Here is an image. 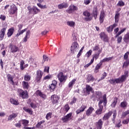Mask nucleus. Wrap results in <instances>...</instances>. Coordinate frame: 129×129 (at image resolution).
Returning a JSON list of instances; mask_svg holds the SVG:
<instances>
[{"mask_svg":"<svg viewBox=\"0 0 129 129\" xmlns=\"http://www.w3.org/2000/svg\"><path fill=\"white\" fill-rule=\"evenodd\" d=\"M67 25L71 28H74L75 27V22L74 21H68Z\"/></svg>","mask_w":129,"mask_h":129,"instance_id":"obj_38","label":"nucleus"},{"mask_svg":"<svg viewBox=\"0 0 129 129\" xmlns=\"http://www.w3.org/2000/svg\"><path fill=\"white\" fill-rule=\"evenodd\" d=\"M17 92L19 94L20 97H22L23 99L27 98V97H29V95L28 94V92H27V91H24L21 89H19Z\"/></svg>","mask_w":129,"mask_h":129,"instance_id":"obj_4","label":"nucleus"},{"mask_svg":"<svg viewBox=\"0 0 129 129\" xmlns=\"http://www.w3.org/2000/svg\"><path fill=\"white\" fill-rule=\"evenodd\" d=\"M107 75V74H106V73L104 72L103 74H102V77L100 79H99L98 81V82H99V81H101V80H103V79H104V78H105V77H106Z\"/></svg>","mask_w":129,"mask_h":129,"instance_id":"obj_56","label":"nucleus"},{"mask_svg":"<svg viewBox=\"0 0 129 129\" xmlns=\"http://www.w3.org/2000/svg\"><path fill=\"white\" fill-rule=\"evenodd\" d=\"M77 10H78L77 7L73 5H71L69 7V9L66 10V12L67 13H68V14H72L73 12H75V11H77Z\"/></svg>","mask_w":129,"mask_h":129,"instance_id":"obj_10","label":"nucleus"},{"mask_svg":"<svg viewBox=\"0 0 129 129\" xmlns=\"http://www.w3.org/2000/svg\"><path fill=\"white\" fill-rule=\"evenodd\" d=\"M84 17V20L86 22H90L92 20L93 17L91 16V14L89 12L86 11L83 13Z\"/></svg>","mask_w":129,"mask_h":129,"instance_id":"obj_3","label":"nucleus"},{"mask_svg":"<svg viewBox=\"0 0 129 129\" xmlns=\"http://www.w3.org/2000/svg\"><path fill=\"white\" fill-rule=\"evenodd\" d=\"M59 99V96H58L57 95H52L50 98L51 102L53 103V104H56V103H58Z\"/></svg>","mask_w":129,"mask_h":129,"instance_id":"obj_13","label":"nucleus"},{"mask_svg":"<svg viewBox=\"0 0 129 129\" xmlns=\"http://www.w3.org/2000/svg\"><path fill=\"white\" fill-rule=\"evenodd\" d=\"M93 110H94V108L92 107H90L86 111V115H87V116H89L90 114L92 113Z\"/></svg>","mask_w":129,"mask_h":129,"instance_id":"obj_27","label":"nucleus"},{"mask_svg":"<svg viewBox=\"0 0 129 129\" xmlns=\"http://www.w3.org/2000/svg\"><path fill=\"white\" fill-rule=\"evenodd\" d=\"M122 40V36H117V42L118 44H120L121 43V41Z\"/></svg>","mask_w":129,"mask_h":129,"instance_id":"obj_53","label":"nucleus"},{"mask_svg":"<svg viewBox=\"0 0 129 129\" xmlns=\"http://www.w3.org/2000/svg\"><path fill=\"white\" fill-rule=\"evenodd\" d=\"M27 9L30 14H33L34 15H36V14H38L40 12V10L36 6H33L32 8L28 7Z\"/></svg>","mask_w":129,"mask_h":129,"instance_id":"obj_6","label":"nucleus"},{"mask_svg":"<svg viewBox=\"0 0 129 129\" xmlns=\"http://www.w3.org/2000/svg\"><path fill=\"white\" fill-rule=\"evenodd\" d=\"M42 76H43V72L40 70H38L36 72V81L38 83H39L40 81H41Z\"/></svg>","mask_w":129,"mask_h":129,"instance_id":"obj_11","label":"nucleus"},{"mask_svg":"<svg viewBox=\"0 0 129 129\" xmlns=\"http://www.w3.org/2000/svg\"><path fill=\"white\" fill-rule=\"evenodd\" d=\"M100 53H101V50H99V52L97 53H95L93 55V58L95 59V60H97V58L99 57V55H100Z\"/></svg>","mask_w":129,"mask_h":129,"instance_id":"obj_46","label":"nucleus"},{"mask_svg":"<svg viewBox=\"0 0 129 129\" xmlns=\"http://www.w3.org/2000/svg\"><path fill=\"white\" fill-rule=\"evenodd\" d=\"M128 54L129 52L128 51H127L124 55L123 58L124 60H129V59H127L128 58Z\"/></svg>","mask_w":129,"mask_h":129,"instance_id":"obj_57","label":"nucleus"},{"mask_svg":"<svg viewBox=\"0 0 129 129\" xmlns=\"http://www.w3.org/2000/svg\"><path fill=\"white\" fill-rule=\"evenodd\" d=\"M93 51H101L99 48V45H95L94 47H93Z\"/></svg>","mask_w":129,"mask_h":129,"instance_id":"obj_50","label":"nucleus"},{"mask_svg":"<svg viewBox=\"0 0 129 129\" xmlns=\"http://www.w3.org/2000/svg\"><path fill=\"white\" fill-rule=\"evenodd\" d=\"M102 103H103L104 106H106V104H107V100L105 96L103 97V100H100L99 102L98 105L99 108L95 112L96 114L97 115L102 113V110H103V106L102 105Z\"/></svg>","mask_w":129,"mask_h":129,"instance_id":"obj_2","label":"nucleus"},{"mask_svg":"<svg viewBox=\"0 0 129 129\" xmlns=\"http://www.w3.org/2000/svg\"><path fill=\"white\" fill-rule=\"evenodd\" d=\"M105 17V14H104V11H102L100 14V17H99L100 24H102V23H103V21H104Z\"/></svg>","mask_w":129,"mask_h":129,"instance_id":"obj_18","label":"nucleus"},{"mask_svg":"<svg viewBox=\"0 0 129 129\" xmlns=\"http://www.w3.org/2000/svg\"><path fill=\"white\" fill-rule=\"evenodd\" d=\"M68 4L63 3L58 5V8L59 10H62V9H67V8H68Z\"/></svg>","mask_w":129,"mask_h":129,"instance_id":"obj_24","label":"nucleus"},{"mask_svg":"<svg viewBox=\"0 0 129 129\" xmlns=\"http://www.w3.org/2000/svg\"><path fill=\"white\" fill-rule=\"evenodd\" d=\"M57 78L60 82H65L67 80V76H64L62 72H60L57 74Z\"/></svg>","mask_w":129,"mask_h":129,"instance_id":"obj_7","label":"nucleus"},{"mask_svg":"<svg viewBox=\"0 0 129 129\" xmlns=\"http://www.w3.org/2000/svg\"><path fill=\"white\" fill-rule=\"evenodd\" d=\"M95 96L96 100L98 101V100H100V98L102 97V95L100 92H97L95 94Z\"/></svg>","mask_w":129,"mask_h":129,"instance_id":"obj_30","label":"nucleus"},{"mask_svg":"<svg viewBox=\"0 0 129 129\" xmlns=\"http://www.w3.org/2000/svg\"><path fill=\"white\" fill-rule=\"evenodd\" d=\"M30 105L31 107H32V108H36V107H37V105H36V104L33 102L30 103Z\"/></svg>","mask_w":129,"mask_h":129,"instance_id":"obj_63","label":"nucleus"},{"mask_svg":"<svg viewBox=\"0 0 129 129\" xmlns=\"http://www.w3.org/2000/svg\"><path fill=\"white\" fill-rule=\"evenodd\" d=\"M122 122L123 124H127V123H128L129 122V119L127 118L125 120H123Z\"/></svg>","mask_w":129,"mask_h":129,"instance_id":"obj_64","label":"nucleus"},{"mask_svg":"<svg viewBox=\"0 0 129 129\" xmlns=\"http://www.w3.org/2000/svg\"><path fill=\"white\" fill-rule=\"evenodd\" d=\"M79 48V45L77 42H74L71 47V51L72 53H75V51Z\"/></svg>","mask_w":129,"mask_h":129,"instance_id":"obj_12","label":"nucleus"},{"mask_svg":"<svg viewBox=\"0 0 129 129\" xmlns=\"http://www.w3.org/2000/svg\"><path fill=\"white\" fill-rule=\"evenodd\" d=\"M23 110L24 111H26V112L29 113V114H33V110H32V109L27 108V107H23Z\"/></svg>","mask_w":129,"mask_h":129,"instance_id":"obj_41","label":"nucleus"},{"mask_svg":"<svg viewBox=\"0 0 129 129\" xmlns=\"http://www.w3.org/2000/svg\"><path fill=\"white\" fill-rule=\"evenodd\" d=\"M86 92L88 94H90V92L92 91V87H91L89 85H86Z\"/></svg>","mask_w":129,"mask_h":129,"instance_id":"obj_37","label":"nucleus"},{"mask_svg":"<svg viewBox=\"0 0 129 129\" xmlns=\"http://www.w3.org/2000/svg\"><path fill=\"white\" fill-rule=\"evenodd\" d=\"M71 116H72V113H70L67 115L62 117L61 120L63 121V122H68V121H69V120H71V119H72Z\"/></svg>","mask_w":129,"mask_h":129,"instance_id":"obj_9","label":"nucleus"},{"mask_svg":"<svg viewBox=\"0 0 129 129\" xmlns=\"http://www.w3.org/2000/svg\"><path fill=\"white\" fill-rule=\"evenodd\" d=\"M10 102L12 104H14V105H19V102L18 100H16L14 98H12L10 99Z\"/></svg>","mask_w":129,"mask_h":129,"instance_id":"obj_39","label":"nucleus"},{"mask_svg":"<svg viewBox=\"0 0 129 129\" xmlns=\"http://www.w3.org/2000/svg\"><path fill=\"white\" fill-rule=\"evenodd\" d=\"M22 86L24 89H29V83L28 82H22Z\"/></svg>","mask_w":129,"mask_h":129,"instance_id":"obj_36","label":"nucleus"},{"mask_svg":"<svg viewBox=\"0 0 129 129\" xmlns=\"http://www.w3.org/2000/svg\"><path fill=\"white\" fill-rule=\"evenodd\" d=\"M25 81H30L31 80V76L29 74L27 73L24 76Z\"/></svg>","mask_w":129,"mask_h":129,"instance_id":"obj_43","label":"nucleus"},{"mask_svg":"<svg viewBox=\"0 0 129 129\" xmlns=\"http://www.w3.org/2000/svg\"><path fill=\"white\" fill-rule=\"evenodd\" d=\"M126 105H127V103H126V102L124 101V102H122L120 103V106L122 108H124V107H126Z\"/></svg>","mask_w":129,"mask_h":129,"instance_id":"obj_52","label":"nucleus"},{"mask_svg":"<svg viewBox=\"0 0 129 129\" xmlns=\"http://www.w3.org/2000/svg\"><path fill=\"white\" fill-rule=\"evenodd\" d=\"M119 13L117 12L115 14L114 19H115V22L116 24H117L118 23L119 19Z\"/></svg>","mask_w":129,"mask_h":129,"instance_id":"obj_42","label":"nucleus"},{"mask_svg":"<svg viewBox=\"0 0 129 129\" xmlns=\"http://www.w3.org/2000/svg\"><path fill=\"white\" fill-rule=\"evenodd\" d=\"M91 3V0H84V5H86V6H87V5H89Z\"/></svg>","mask_w":129,"mask_h":129,"instance_id":"obj_62","label":"nucleus"},{"mask_svg":"<svg viewBox=\"0 0 129 129\" xmlns=\"http://www.w3.org/2000/svg\"><path fill=\"white\" fill-rule=\"evenodd\" d=\"M19 122H21L22 124L24 125V126L26 127L29 124V120L27 119H22L20 121H19Z\"/></svg>","mask_w":129,"mask_h":129,"instance_id":"obj_34","label":"nucleus"},{"mask_svg":"<svg viewBox=\"0 0 129 129\" xmlns=\"http://www.w3.org/2000/svg\"><path fill=\"white\" fill-rule=\"evenodd\" d=\"M69 109H70V107H69V105L68 104L66 105L64 107V110H65L66 112H68Z\"/></svg>","mask_w":129,"mask_h":129,"instance_id":"obj_60","label":"nucleus"},{"mask_svg":"<svg viewBox=\"0 0 129 129\" xmlns=\"http://www.w3.org/2000/svg\"><path fill=\"white\" fill-rule=\"evenodd\" d=\"M7 78L9 82H10L12 84H13V85L15 84V83L14 82L13 80L14 79L13 78V76H12V75L10 74L7 75Z\"/></svg>","mask_w":129,"mask_h":129,"instance_id":"obj_31","label":"nucleus"},{"mask_svg":"<svg viewBox=\"0 0 129 129\" xmlns=\"http://www.w3.org/2000/svg\"><path fill=\"white\" fill-rule=\"evenodd\" d=\"M75 82H76V79H74L73 80H72V81L70 82L69 84V88L73 87V85L75 84Z\"/></svg>","mask_w":129,"mask_h":129,"instance_id":"obj_44","label":"nucleus"},{"mask_svg":"<svg viewBox=\"0 0 129 129\" xmlns=\"http://www.w3.org/2000/svg\"><path fill=\"white\" fill-rule=\"evenodd\" d=\"M36 94H37V95H38V96H40V97H41L43 99H46V97H47L46 95H45L44 94H42V93L41 92V91H37L36 92Z\"/></svg>","mask_w":129,"mask_h":129,"instance_id":"obj_32","label":"nucleus"},{"mask_svg":"<svg viewBox=\"0 0 129 129\" xmlns=\"http://www.w3.org/2000/svg\"><path fill=\"white\" fill-rule=\"evenodd\" d=\"M27 30H28V28H25L21 31L18 30V33H17L16 34V37H19V36H21V35H23V34H24V33H25V32H26V31H27Z\"/></svg>","mask_w":129,"mask_h":129,"instance_id":"obj_35","label":"nucleus"},{"mask_svg":"<svg viewBox=\"0 0 129 129\" xmlns=\"http://www.w3.org/2000/svg\"><path fill=\"white\" fill-rule=\"evenodd\" d=\"M91 54H92V50H90L86 53V56H87V58H89V57H90Z\"/></svg>","mask_w":129,"mask_h":129,"instance_id":"obj_59","label":"nucleus"},{"mask_svg":"<svg viewBox=\"0 0 129 129\" xmlns=\"http://www.w3.org/2000/svg\"><path fill=\"white\" fill-rule=\"evenodd\" d=\"M99 36L101 38V40H102L104 42H106V43H107L108 42V41H109V38H108V36H107V35L105 34V33L101 32L99 34Z\"/></svg>","mask_w":129,"mask_h":129,"instance_id":"obj_8","label":"nucleus"},{"mask_svg":"<svg viewBox=\"0 0 129 129\" xmlns=\"http://www.w3.org/2000/svg\"><path fill=\"white\" fill-rule=\"evenodd\" d=\"M30 35H31V31L30 30H28L26 32L25 36L23 38V42H27L28 39H30Z\"/></svg>","mask_w":129,"mask_h":129,"instance_id":"obj_19","label":"nucleus"},{"mask_svg":"<svg viewBox=\"0 0 129 129\" xmlns=\"http://www.w3.org/2000/svg\"><path fill=\"white\" fill-rule=\"evenodd\" d=\"M127 114H129V110H127L126 111H125V112H123L122 113V115H121L122 118H124V117H125V116H126Z\"/></svg>","mask_w":129,"mask_h":129,"instance_id":"obj_48","label":"nucleus"},{"mask_svg":"<svg viewBox=\"0 0 129 129\" xmlns=\"http://www.w3.org/2000/svg\"><path fill=\"white\" fill-rule=\"evenodd\" d=\"M101 65H102V63L101 62H100L99 63L97 64L96 66V67L95 68V70H94V72L95 73H97L98 72H99V69L100 68V67H101Z\"/></svg>","mask_w":129,"mask_h":129,"instance_id":"obj_33","label":"nucleus"},{"mask_svg":"<svg viewBox=\"0 0 129 129\" xmlns=\"http://www.w3.org/2000/svg\"><path fill=\"white\" fill-rule=\"evenodd\" d=\"M56 85H57V82H56V81H53L52 82V83L50 85H49V89L50 91H51V92L54 91V89L56 88Z\"/></svg>","mask_w":129,"mask_h":129,"instance_id":"obj_20","label":"nucleus"},{"mask_svg":"<svg viewBox=\"0 0 129 129\" xmlns=\"http://www.w3.org/2000/svg\"><path fill=\"white\" fill-rule=\"evenodd\" d=\"M51 117H52V113L49 112L46 114L45 118H46V119L48 120V119H50V118H51Z\"/></svg>","mask_w":129,"mask_h":129,"instance_id":"obj_55","label":"nucleus"},{"mask_svg":"<svg viewBox=\"0 0 129 129\" xmlns=\"http://www.w3.org/2000/svg\"><path fill=\"white\" fill-rule=\"evenodd\" d=\"M125 5L124 2L122 0H120L118 1L117 6L118 7H124Z\"/></svg>","mask_w":129,"mask_h":129,"instance_id":"obj_47","label":"nucleus"},{"mask_svg":"<svg viewBox=\"0 0 129 129\" xmlns=\"http://www.w3.org/2000/svg\"><path fill=\"white\" fill-rule=\"evenodd\" d=\"M14 33H15V28L11 27L8 30L7 36H8V38L12 37V36H13V34H14Z\"/></svg>","mask_w":129,"mask_h":129,"instance_id":"obj_16","label":"nucleus"},{"mask_svg":"<svg viewBox=\"0 0 129 129\" xmlns=\"http://www.w3.org/2000/svg\"><path fill=\"white\" fill-rule=\"evenodd\" d=\"M111 114H112V111H109L108 113H105L103 117V120H107V119H108L111 116Z\"/></svg>","mask_w":129,"mask_h":129,"instance_id":"obj_21","label":"nucleus"},{"mask_svg":"<svg viewBox=\"0 0 129 129\" xmlns=\"http://www.w3.org/2000/svg\"><path fill=\"white\" fill-rule=\"evenodd\" d=\"M24 64L25 61H24V60H21L20 62V69H21V70H24V69H25V68L24 67Z\"/></svg>","mask_w":129,"mask_h":129,"instance_id":"obj_54","label":"nucleus"},{"mask_svg":"<svg viewBox=\"0 0 129 129\" xmlns=\"http://www.w3.org/2000/svg\"><path fill=\"white\" fill-rule=\"evenodd\" d=\"M51 78H52V76L48 75L43 78V80H48L49 79H50Z\"/></svg>","mask_w":129,"mask_h":129,"instance_id":"obj_61","label":"nucleus"},{"mask_svg":"<svg viewBox=\"0 0 129 129\" xmlns=\"http://www.w3.org/2000/svg\"><path fill=\"white\" fill-rule=\"evenodd\" d=\"M7 30V28H3L2 29H1L0 31V38L1 40H4V38L5 37V35H6V31Z\"/></svg>","mask_w":129,"mask_h":129,"instance_id":"obj_22","label":"nucleus"},{"mask_svg":"<svg viewBox=\"0 0 129 129\" xmlns=\"http://www.w3.org/2000/svg\"><path fill=\"white\" fill-rule=\"evenodd\" d=\"M123 40L125 43L129 42V32H127L126 34L124 35Z\"/></svg>","mask_w":129,"mask_h":129,"instance_id":"obj_28","label":"nucleus"},{"mask_svg":"<svg viewBox=\"0 0 129 129\" xmlns=\"http://www.w3.org/2000/svg\"><path fill=\"white\" fill-rule=\"evenodd\" d=\"M10 52L15 53L19 51V47L15 45H11L10 46Z\"/></svg>","mask_w":129,"mask_h":129,"instance_id":"obj_14","label":"nucleus"},{"mask_svg":"<svg viewBox=\"0 0 129 129\" xmlns=\"http://www.w3.org/2000/svg\"><path fill=\"white\" fill-rule=\"evenodd\" d=\"M86 106L84 105H82L81 106V107L80 108V109H78L76 112L77 113V114H79V113H80V112H83V111H84V110H85V109L86 108Z\"/></svg>","mask_w":129,"mask_h":129,"instance_id":"obj_25","label":"nucleus"},{"mask_svg":"<svg viewBox=\"0 0 129 129\" xmlns=\"http://www.w3.org/2000/svg\"><path fill=\"white\" fill-rule=\"evenodd\" d=\"M9 15H17L18 14V7L15 4L10 6V9L9 10Z\"/></svg>","mask_w":129,"mask_h":129,"instance_id":"obj_5","label":"nucleus"},{"mask_svg":"<svg viewBox=\"0 0 129 129\" xmlns=\"http://www.w3.org/2000/svg\"><path fill=\"white\" fill-rule=\"evenodd\" d=\"M93 15L95 20L97 19V16H98V11L97 10V7L94 8L93 10Z\"/></svg>","mask_w":129,"mask_h":129,"instance_id":"obj_26","label":"nucleus"},{"mask_svg":"<svg viewBox=\"0 0 129 129\" xmlns=\"http://www.w3.org/2000/svg\"><path fill=\"white\" fill-rule=\"evenodd\" d=\"M116 103H117V97H115L114 98V100L111 104V107L114 108L115 107V106L116 105Z\"/></svg>","mask_w":129,"mask_h":129,"instance_id":"obj_40","label":"nucleus"},{"mask_svg":"<svg viewBox=\"0 0 129 129\" xmlns=\"http://www.w3.org/2000/svg\"><path fill=\"white\" fill-rule=\"evenodd\" d=\"M44 122H45V121L44 120L40 121L36 125V127L37 128H40V127L42 126V123H44Z\"/></svg>","mask_w":129,"mask_h":129,"instance_id":"obj_51","label":"nucleus"},{"mask_svg":"<svg viewBox=\"0 0 129 129\" xmlns=\"http://www.w3.org/2000/svg\"><path fill=\"white\" fill-rule=\"evenodd\" d=\"M95 80V79L94 78V77L92 76L91 74H89L87 75V82L88 83H89V82H93Z\"/></svg>","mask_w":129,"mask_h":129,"instance_id":"obj_17","label":"nucleus"},{"mask_svg":"<svg viewBox=\"0 0 129 129\" xmlns=\"http://www.w3.org/2000/svg\"><path fill=\"white\" fill-rule=\"evenodd\" d=\"M117 25L116 24H114L112 25H110L108 27H107L106 30L108 32V33H111L112 31H113V29L116 27Z\"/></svg>","mask_w":129,"mask_h":129,"instance_id":"obj_23","label":"nucleus"},{"mask_svg":"<svg viewBox=\"0 0 129 129\" xmlns=\"http://www.w3.org/2000/svg\"><path fill=\"white\" fill-rule=\"evenodd\" d=\"M102 125H103V121L101 119H99L98 121L96 122V126L97 127V129L102 128Z\"/></svg>","mask_w":129,"mask_h":129,"instance_id":"obj_15","label":"nucleus"},{"mask_svg":"<svg viewBox=\"0 0 129 129\" xmlns=\"http://www.w3.org/2000/svg\"><path fill=\"white\" fill-rule=\"evenodd\" d=\"M37 5L38 7H39V8H40V9H46L47 8V6L46 5L43 6L40 3H38Z\"/></svg>","mask_w":129,"mask_h":129,"instance_id":"obj_58","label":"nucleus"},{"mask_svg":"<svg viewBox=\"0 0 129 129\" xmlns=\"http://www.w3.org/2000/svg\"><path fill=\"white\" fill-rule=\"evenodd\" d=\"M17 116H18V113H13L9 116L8 119V120H12V119H14V118H16Z\"/></svg>","mask_w":129,"mask_h":129,"instance_id":"obj_29","label":"nucleus"},{"mask_svg":"<svg viewBox=\"0 0 129 129\" xmlns=\"http://www.w3.org/2000/svg\"><path fill=\"white\" fill-rule=\"evenodd\" d=\"M129 65V59H126V61L123 63V68H126Z\"/></svg>","mask_w":129,"mask_h":129,"instance_id":"obj_49","label":"nucleus"},{"mask_svg":"<svg viewBox=\"0 0 129 129\" xmlns=\"http://www.w3.org/2000/svg\"><path fill=\"white\" fill-rule=\"evenodd\" d=\"M128 77V71H125L124 72V74L121 76L119 78L115 79H110L108 81L110 84L115 85V83H122L126 80V78Z\"/></svg>","mask_w":129,"mask_h":129,"instance_id":"obj_1","label":"nucleus"},{"mask_svg":"<svg viewBox=\"0 0 129 129\" xmlns=\"http://www.w3.org/2000/svg\"><path fill=\"white\" fill-rule=\"evenodd\" d=\"M125 30H126V28H125L121 29V30L118 32V33L116 34L115 38H116L117 37H118V36H119L120 35H121V34H122V33H123V32H124Z\"/></svg>","mask_w":129,"mask_h":129,"instance_id":"obj_45","label":"nucleus"}]
</instances>
